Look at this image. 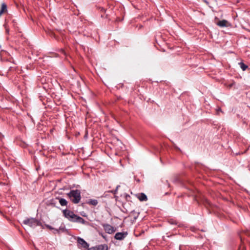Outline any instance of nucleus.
<instances>
[{"instance_id":"1","label":"nucleus","mask_w":250,"mask_h":250,"mask_svg":"<svg viewBox=\"0 0 250 250\" xmlns=\"http://www.w3.org/2000/svg\"><path fill=\"white\" fill-rule=\"evenodd\" d=\"M67 195L70 199L75 204L78 203L81 199V192L79 190H72L68 193Z\"/></svg>"},{"instance_id":"2","label":"nucleus","mask_w":250,"mask_h":250,"mask_svg":"<svg viewBox=\"0 0 250 250\" xmlns=\"http://www.w3.org/2000/svg\"><path fill=\"white\" fill-rule=\"evenodd\" d=\"M22 223L24 225H28L33 228L42 225L41 222L34 218H26Z\"/></svg>"},{"instance_id":"3","label":"nucleus","mask_w":250,"mask_h":250,"mask_svg":"<svg viewBox=\"0 0 250 250\" xmlns=\"http://www.w3.org/2000/svg\"><path fill=\"white\" fill-rule=\"evenodd\" d=\"M63 216L69 221L73 222H75L77 217V215L73 211L68 209H63Z\"/></svg>"},{"instance_id":"4","label":"nucleus","mask_w":250,"mask_h":250,"mask_svg":"<svg viewBox=\"0 0 250 250\" xmlns=\"http://www.w3.org/2000/svg\"><path fill=\"white\" fill-rule=\"evenodd\" d=\"M60 190H62V189H60ZM62 191H60L59 192H56L55 194V198L53 199L51 201L50 204L52 205H53L54 206H56V205L57 204V203L59 202L61 206H62V197L61 196H57V194H61Z\"/></svg>"},{"instance_id":"5","label":"nucleus","mask_w":250,"mask_h":250,"mask_svg":"<svg viewBox=\"0 0 250 250\" xmlns=\"http://www.w3.org/2000/svg\"><path fill=\"white\" fill-rule=\"evenodd\" d=\"M77 243L78 247L80 249L86 250L88 248V244L83 238L78 237L77 239Z\"/></svg>"},{"instance_id":"6","label":"nucleus","mask_w":250,"mask_h":250,"mask_svg":"<svg viewBox=\"0 0 250 250\" xmlns=\"http://www.w3.org/2000/svg\"><path fill=\"white\" fill-rule=\"evenodd\" d=\"M102 226L105 231L108 234H112L116 231V229L109 224H104Z\"/></svg>"},{"instance_id":"7","label":"nucleus","mask_w":250,"mask_h":250,"mask_svg":"<svg viewBox=\"0 0 250 250\" xmlns=\"http://www.w3.org/2000/svg\"><path fill=\"white\" fill-rule=\"evenodd\" d=\"M127 235V232H117L114 236V238L118 240H122Z\"/></svg>"},{"instance_id":"8","label":"nucleus","mask_w":250,"mask_h":250,"mask_svg":"<svg viewBox=\"0 0 250 250\" xmlns=\"http://www.w3.org/2000/svg\"><path fill=\"white\" fill-rule=\"evenodd\" d=\"M136 196L140 201H146L147 200L146 195L144 193H138L136 195Z\"/></svg>"},{"instance_id":"9","label":"nucleus","mask_w":250,"mask_h":250,"mask_svg":"<svg viewBox=\"0 0 250 250\" xmlns=\"http://www.w3.org/2000/svg\"><path fill=\"white\" fill-rule=\"evenodd\" d=\"M7 11V5L5 3L1 4V9L0 10V17L2 14Z\"/></svg>"},{"instance_id":"10","label":"nucleus","mask_w":250,"mask_h":250,"mask_svg":"<svg viewBox=\"0 0 250 250\" xmlns=\"http://www.w3.org/2000/svg\"><path fill=\"white\" fill-rule=\"evenodd\" d=\"M69 121H70V119L68 118H66L65 119V122L67 124V126L66 127V136H68V128H70L71 127V125H72V123H71V124H70L69 123Z\"/></svg>"},{"instance_id":"11","label":"nucleus","mask_w":250,"mask_h":250,"mask_svg":"<svg viewBox=\"0 0 250 250\" xmlns=\"http://www.w3.org/2000/svg\"><path fill=\"white\" fill-rule=\"evenodd\" d=\"M75 222H78V223H81L82 224H85L86 223V221L84 219H83L82 217L77 216Z\"/></svg>"},{"instance_id":"12","label":"nucleus","mask_w":250,"mask_h":250,"mask_svg":"<svg viewBox=\"0 0 250 250\" xmlns=\"http://www.w3.org/2000/svg\"><path fill=\"white\" fill-rule=\"evenodd\" d=\"M227 21L223 20L220 21L218 22L217 25L220 27H226L227 26Z\"/></svg>"},{"instance_id":"13","label":"nucleus","mask_w":250,"mask_h":250,"mask_svg":"<svg viewBox=\"0 0 250 250\" xmlns=\"http://www.w3.org/2000/svg\"><path fill=\"white\" fill-rule=\"evenodd\" d=\"M97 250H107L108 247L106 244L100 245L97 246Z\"/></svg>"},{"instance_id":"14","label":"nucleus","mask_w":250,"mask_h":250,"mask_svg":"<svg viewBox=\"0 0 250 250\" xmlns=\"http://www.w3.org/2000/svg\"><path fill=\"white\" fill-rule=\"evenodd\" d=\"M47 34L51 37H53L56 40H58V37L56 36L55 33L51 30H48L47 31Z\"/></svg>"},{"instance_id":"15","label":"nucleus","mask_w":250,"mask_h":250,"mask_svg":"<svg viewBox=\"0 0 250 250\" xmlns=\"http://www.w3.org/2000/svg\"><path fill=\"white\" fill-rule=\"evenodd\" d=\"M239 65L241 67V68L243 70L245 71L246 70V69L248 68V65L245 64L243 62H240L239 63Z\"/></svg>"},{"instance_id":"16","label":"nucleus","mask_w":250,"mask_h":250,"mask_svg":"<svg viewBox=\"0 0 250 250\" xmlns=\"http://www.w3.org/2000/svg\"><path fill=\"white\" fill-rule=\"evenodd\" d=\"M89 203L93 206H96L98 204V201L95 199L90 200Z\"/></svg>"},{"instance_id":"17","label":"nucleus","mask_w":250,"mask_h":250,"mask_svg":"<svg viewBox=\"0 0 250 250\" xmlns=\"http://www.w3.org/2000/svg\"><path fill=\"white\" fill-rule=\"evenodd\" d=\"M169 222L171 224H174V225H176L177 224V222H176V221L173 220V219H170L169 221Z\"/></svg>"},{"instance_id":"18","label":"nucleus","mask_w":250,"mask_h":250,"mask_svg":"<svg viewBox=\"0 0 250 250\" xmlns=\"http://www.w3.org/2000/svg\"><path fill=\"white\" fill-rule=\"evenodd\" d=\"M88 250H97V247L90 248L88 249Z\"/></svg>"},{"instance_id":"19","label":"nucleus","mask_w":250,"mask_h":250,"mask_svg":"<svg viewBox=\"0 0 250 250\" xmlns=\"http://www.w3.org/2000/svg\"><path fill=\"white\" fill-rule=\"evenodd\" d=\"M67 204V201L63 199V206H66Z\"/></svg>"},{"instance_id":"20","label":"nucleus","mask_w":250,"mask_h":250,"mask_svg":"<svg viewBox=\"0 0 250 250\" xmlns=\"http://www.w3.org/2000/svg\"><path fill=\"white\" fill-rule=\"evenodd\" d=\"M217 112H218V111H221V112H222V110H221V108H219L217 109Z\"/></svg>"},{"instance_id":"21","label":"nucleus","mask_w":250,"mask_h":250,"mask_svg":"<svg viewBox=\"0 0 250 250\" xmlns=\"http://www.w3.org/2000/svg\"><path fill=\"white\" fill-rule=\"evenodd\" d=\"M47 227L48 228H49L50 229H52V228H51L50 226H47Z\"/></svg>"},{"instance_id":"22","label":"nucleus","mask_w":250,"mask_h":250,"mask_svg":"<svg viewBox=\"0 0 250 250\" xmlns=\"http://www.w3.org/2000/svg\"><path fill=\"white\" fill-rule=\"evenodd\" d=\"M101 235L102 236V237H103V238H105L103 234H101Z\"/></svg>"},{"instance_id":"23","label":"nucleus","mask_w":250,"mask_h":250,"mask_svg":"<svg viewBox=\"0 0 250 250\" xmlns=\"http://www.w3.org/2000/svg\"><path fill=\"white\" fill-rule=\"evenodd\" d=\"M63 232H65V231H67V230H64V229H63Z\"/></svg>"}]
</instances>
